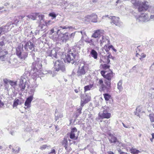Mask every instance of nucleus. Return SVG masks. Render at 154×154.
<instances>
[{
	"mask_svg": "<svg viewBox=\"0 0 154 154\" xmlns=\"http://www.w3.org/2000/svg\"><path fill=\"white\" fill-rule=\"evenodd\" d=\"M59 4L61 6H64V5H66V2L64 0H59L58 2Z\"/></svg>",
	"mask_w": 154,
	"mask_h": 154,
	"instance_id": "c756f323",
	"label": "nucleus"
},
{
	"mask_svg": "<svg viewBox=\"0 0 154 154\" xmlns=\"http://www.w3.org/2000/svg\"><path fill=\"white\" fill-rule=\"evenodd\" d=\"M73 3H69L67 6L66 5H65L66 8H67L69 9H70L71 8L72 6H73Z\"/></svg>",
	"mask_w": 154,
	"mask_h": 154,
	"instance_id": "8fccbe9b",
	"label": "nucleus"
},
{
	"mask_svg": "<svg viewBox=\"0 0 154 154\" xmlns=\"http://www.w3.org/2000/svg\"><path fill=\"white\" fill-rule=\"evenodd\" d=\"M102 67L104 69L106 70L109 68L110 66L104 64L102 65Z\"/></svg>",
	"mask_w": 154,
	"mask_h": 154,
	"instance_id": "79ce46f5",
	"label": "nucleus"
},
{
	"mask_svg": "<svg viewBox=\"0 0 154 154\" xmlns=\"http://www.w3.org/2000/svg\"><path fill=\"white\" fill-rule=\"evenodd\" d=\"M54 153H55V150L54 149H52L51 150L50 152L49 153L50 154Z\"/></svg>",
	"mask_w": 154,
	"mask_h": 154,
	"instance_id": "774afa93",
	"label": "nucleus"
},
{
	"mask_svg": "<svg viewBox=\"0 0 154 154\" xmlns=\"http://www.w3.org/2000/svg\"><path fill=\"white\" fill-rule=\"evenodd\" d=\"M104 36L102 37V39L100 40V44L101 46H102V45L104 44V43H107L106 44H107L108 45L109 44L110 40Z\"/></svg>",
	"mask_w": 154,
	"mask_h": 154,
	"instance_id": "412c9836",
	"label": "nucleus"
},
{
	"mask_svg": "<svg viewBox=\"0 0 154 154\" xmlns=\"http://www.w3.org/2000/svg\"><path fill=\"white\" fill-rule=\"evenodd\" d=\"M33 96H30L26 99V101L28 102L31 104V102L33 100Z\"/></svg>",
	"mask_w": 154,
	"mask_h": 154,
	"instance_id": "4c0bfd02",
	"label": "nucleus"
},
{
	"mask_svg": "<svg viewBox=\"0 0 154 154\" xmlns=\"http://www.w3.org/2000/svg\"><path fill=\"white\" fill-rule=\"evenodd\" d=\"M77 129L75 127L71 129V132L69 133V137L71 139L74 140H76L77 139L78 137H76L75 134V133L77 132Z\"/></svg>",
	"mask_w": 154,
	"mask_h": 154,
	"instance_id": "f3484780",
	"label": "nucleus"
},
{
	"mask_svg": "<svg viewBox=\"0 0 154 154\" xmlns=\"http://www.w3.org/2000/svg\"><path fill=\"white\" fill-rule=\"evenodd\" d=\"M104 98L106 101L108 100L111 97L110 96L107 94H104Z\"/></svg>",
	"mask_w": 154,
	"mask_h": 154,
	"instance_id": "58836bf2",
	"label": "nucleus"
},
{
	"mask_svg": "<svg viewBox=\"0 0 154 154\" xmlns=\"http://www.w3.org/2000/svg\"><path fill=\"white\" fill-rule=\"evenodd\" d=\"M122 80H121L118 82L117 84V88L120 91H122L123 89V88L122 86Z\"/></svg>",
	"mask_w": 154,
	"mask_h": 154,
	"instance_id": "a878e982",
	"label": "nucleus"
},
{
	"mask_svg": "<svg viewBox=\"0 0 154 154\" xmlns=\"http://www.w3.org/2000/svg\"><path fill=\"white\" fill-rule=\"evenodd\" d=\"M12 23L11 22L8 23L7 25L5 26H2L0 28L1 31H2V33L7 32L8 31L11 30V26L12 25Z\"/></svg>",
	"mask_w": 154,
	"mask_h": 154,
	"instance_id": "4468645a",
	"label": "nucleus"
},
{
	"mask_svg": "<svg viewBox=\"0 0 154 154\" xmlns=\"http://www.w3.org/2000/svg\"><path fill=\"white\" fill-rule=\"evenodd\" d=\"M111 17H109V19L111 20V23H112L116 26H119L120 25V21H119V18L118 17H116L114 16H110Z\"/></svg>",
	"mask_w": 154,
	"mask_h": 154,
	"instance_id": "ddd939ff",
	"label": "nucleus"
},
{
	"mask_svg": "<svg viewBox=\"0 0 154 154\" xmlns=\"http://www.w3.org/2000/svg\"><path fill=\"white\" fill-rule=\"evenodd\" d=\"M34 51L35 52V51H32L31 52L30 55H31V56L33 58V59H34L35 57V53L34 52Z\"/></svg>",
	"mask_w": 154,
	"mask_h": 154,
	"instance_id": "bf43d9fd",
	"label": "nucleus"
},
{
	"mask_svg": "<svg viewBox=\"0 0 154 154\" xmlns=\"http://www.w3.org/2000/svg\"><path fill=\"white\" fill-rule=\"evenodd\" d=\"M81 79V82H84L85 83L86 82H89L91 80V76L90 75H87V76H85L84 78H82Z\"/></svg>",
	"mask_w": 154,
	"mask_h": 154,
	"instance_id": "5701e85b",
	"label": "nucleus"
},
{
	"mask_svg": "<svg viewBox=\"0 0 154 154\" xmlns=\"http://www.w3.org/2000/svg\"><path fill=\"white\" fill-rule=\"evenodd\" d=\"M51 147V146L50 145H47L45 144L40 146V149L42 150L45 149L46 148L49 149Z\"/></svg>",
	"mask_w": 154,
	"mask_h": 154,
	"instance_id": "c85d7f7f",
	"label": "nucleus"
},
{
	"mask_svg": "<svg viewBox=\"0 0 154 154\" xmlns=\"http://www.w3.org/2000/svg\"><path fill=\"white\" fill-rule=\"evenodd\" d=\"M109 108L106 106L103 107V113L100 112L99 113V116L100 118L109 119L111 117V114L109 112Z\"/></svg>",
	"mask_w": 154,
	"mask_h": 154,
	"instance_id": "423d86ee",
	"label": "nucleus"
},
{
	"mask_svg": "<svg viewBox=\"0 0 154 154\" xmlns=\"http://www.w3.org/2000/svg\"><path fill=\"white\" fill-rule=\"evenodd\" d=\"M16 148H17L18 149L16 150L15 152L17 153H18L20 150V148L18 147H17Z\"/></svg>",
	"mask_w": 154,
	"mask_h": 154,
	"instance_id": "69168bd1",
	"label": "nucleus"
},
{
	"mask_svg": "<svg viewBox=\"0 0 154 154\" xmlns=\"http://www.w3.org/2000/svg\"><path fill=\"white\" fill-rule=\"evenodd\" d=\"M130 151V152L133 154H138L140 152L139 150L134 148H132Z\"/></svg>",
	"mask_w": 154,
	"mask_h": 154,
	"instance_id": "cd10ccee",
	"label": "nucleus"
},
{
	"mask_svg": "<svg viewBox=\"0 0 154 154\" xmlns=\"http://www.w3.org/2000/svg\"><path fill=\"white\" fill-rule=\"evenodd\" d=\"M20 83L19 84H25V83L26 82V80H21V79H20Z\"/></svg>",
	"mask_w": 154,
	"mask_h": 154,
	"instance_id": "680f3d73",
	"label": "nucleus"
},
{
	"mask_svg": "<svg viewBox=\"0 0 154 154\" xmlns=\"http://www.w3.org/2000/svg\"><path fill=\"white\" fill-rule=\"evenodd\" d=\"M146 54H141V57L140 58V60H141L142 58H144L146 57Z\"/></svg>",
	"mask_w": 154,
	"mask_h": 154,
	"instance_id": "338daca9",
	"label": "nucleus"
},
{
	"mask_svg": "<svg viewBox=\"0 0 154 154\" xmlns=\"http://www.w3.org/2000/svg\"><path fill=\"white\" fill-rule=\"evenodd\" d=\"M14 20V23H12L11 22V23H12V25L15 24L17 26V24L19 21V20L18 19L17 17H15Z\"/></svg>",
	"mask_w": 154,
	"mask_h": 154,
	"instance_id": "37998d69",
	"label": "nucleus"
},
{
	"mask_svg": "<svg viewBox=\"0 0 154 154\" xmlns=\"http://www.w3.org/2000/svg\"><path fill=\"white\" fill-rule=\"evenodd\" d=\"M104 48L105 49V51L107 52L111 48L112 49L113 48V46L112 45H109L108 46V45H106V44H105V45L104 46Z\"/></svg>",
	"mask_w": 154,
	"mask_h": 154,
	"instance_id": "f704fd0d",
	"label": "nucleus"
},
{
	"mask_svg": "<svg viewBox=\"0 0 154 154\" xmlns=\"http://www.w3.org/2000/svg\"><path fill=\"white\" fill-rule=\"evenodd\" d=\"M109 141L111 143H114L116 144L119 143L120 145H121V143H119V141L117 140L116 137L114 136L113 135H110L109 138Z\"/></svg>",
	"mask_w": 154,
	"mask_h": 154,
	"instance_id": "a211bd4d",
	"label": "nucleus"
},
{
	"mask_svg": "<svg viewBox=\"0 0 154 154\" xmlns=\"http://www.w3.org/2000/svg\"><path fill=\"white\" fill-rule=\"evenodd\" d=\"M91 97L89 95L86 94L82 95L81 97V106L83 107L85 104L90 100Z\"/></svg>",
	"mask_w": 154,
	"mask_h": 154,
	"instance_id": "6e6552de",
	"label": "nucleus"
},
{
	"mask_svg": "<svg viewBox=\"0 0 154 154\" xmlns=\"http://www.w3.org/2000/svg\"><path fill=\"white\" fill-rule=\"evenodd\" d=\"M104 82L105 84V88H104L103 90H109L110 89L111 87V81L105 79L104 81Z\"/></svg>",
	"mask_w": 154,
	"mask_h": 154,
	"instance_id": "aec40b11",
	"label": "nucleus"
},
{
	"mask_svg": "<svg viewBox=\"0 0 154 154\" xmlns=\"http://www.w3.org/2000/svg\"><path fill=\"white\" fill-rule=\"evenodd\" d=\"M91 56L94 58V59H97V53L94 49H92L90 52Z\"/></svg>",
	"mask_w": 154,
	"mask_h": 154,
	"instance_id": "b1692460",
	"label": "nucleus"
},
{
	"mask_svg": "<svg viewBox=\"0 0 154 154\" xmlns=\"http://www.w3.org/2000/svg\"><path fill=\"white\" fill-rule=\"evenodd\" d=\"M4 41H2L0 42V46H2L5 45Z\"/></svg>",
	"mask_w": 154,
	"mask_h": 154,
	"instance_id": "0e129e2a",
	"label": "nucleus"
},
{
	"mask_svg": "<svg viewBox=\"0 0 154 154\" xmlns=\"http://www.w3.org/2000/svg\"><path fill=\"white\" fill-rule=\"evenodd\" d=\"M35 91V89L34 88H32L30 90V94L31 95V96H33V95L34 94Z\"/></svg>",
	"mask_w": 154,
	"mask_h": 154,
	"instance_id": "603ef678",
	"label": "nucleus"
},
{
	"mask_svg": "<svg viewBox=\"0 0 154 154\" xmlns=\"http://www.w3.org/2000/svg\"><path fill=\"white\" fill-rule=\"evenodd\" d=\"M24 105L26 106L27 107L26 108L25 107V109L26 108H29L31 107V104L26 101Z\"/></svg>",
	"mask_w": 154,
	"mask_h": 154,
	"instance_id": "09e8293b",
	"label": "nucleus"
},
{
	"mask_svg": "<svg viewBox=\"0 0 154 154\" xmlns=\"http://www.w3.org/2000/svg\"><path fill=\"white\" fill-rule=\"evenodd\" d=\"M55 60V61H53L54 69L57 71L61 70L62 72H64L65 71V68L63 62L59 60Z\"/></svg>",
	"mask_w": 154,
	"mask_h": 154,
	"instance_id": "7ed1b4c3",
	"label": "nucleus"
},
{
	"mask_svg": "<svg viewBox=\"0 0 154 154\" xmlns=\"http://www.w3.org/2000/svg\"><path fill=\"white\" fill-rule=\"evenodd\" d=\"M93 86V84H89L88 85L85 86L84 87L85 92L90 90V89L92 88Z\"/></svg>",
	"mask_w": 154,
	"mask_h": 154,
	"instance_id": "bb28decb",
	"label": "nucleus"
},
{
	"mask_svg": "<svg viewBox=\"0 0 154 154\" xmlns=\"http://www.w3.org/2000/svg\"><path fill=\"white\" fill-rule=\"evenodd\" d=\"M37 17H39V19L40 20H43V18L44 17V15L42 14H39L38 13V15Z\"/></svg>",
	"mask_w": 154,
	"mask_h": 154,
	"instance_id": "864d4df0",
	"label": "nucleus"
},
{
	"mask_svg": "<svg viewBox=\"0 0 154 154\" xmlns=\"http://www.w3.org/2000/svg\"><path fill=\"white\" fill-rule=\"evenodd\" d=\"M150 121L152 122H154V114H149V116Z\"/></svg>",
	"mask_w": 154,
	"mask_h": 154,
	"instance_id": "a19ab883",
	"label": "nucleus"
},
{
	"mask_svg": "<svg viewBox=\"0 0 154 154\" xmlns=\"http://www.w3.org/2000/svg\"><path fill=\"white\" fill-rule=\"evenodd\" d=\"M60 28H61L62 29H60L58 30L57 32H58L59 31H60V32H62L61 31L62 30H63V29H70L71 28H72V27L71 26L69 27L67 26H61L60 27Z\"/></svg>",
	"mask_w": 154,
	"mask_h": 154,
	"instance_id": "473e14b6",
	"label": "nucleus"
},
{
	"mask_svg": "<svg viewBox=\"0 0 154 154\" xmlns=\"http://www.w3.org/2000/svg\"><path fill=\"white\" fill-rule=\"evenodd\" d=\"M38 15V13H32L30 15H27V17L33 20H35V18L37 17Z\"/></svg>",
	"mask_w": 154,
	"mask_h": 154,
	"instance_id": "393cba45",
	"label": "nucleus"
},
{
	"mask_svg": "<svg viewBox=\"0 0 154 154\" xmlns=\"http://www.w3.org/2000/svg\"><path fill=\"white\" fill-rule=\"evenodd\" d=\"M106 71H101L100 73L102 76L104 78L105 76L106 75Z\"/></svg>",
	"mask_w": 154,
	"mask_h": 154,
	"instance_id": "4d7b16f0",
	"label": "nucleus"
},
{
	"mask_svg": "<svg viewBox=\"0 0 154 154\" xmlns=\"http://www.w3.org/2000/svg\"><path fill=\"white\" fill-rule=\"evenodd\" d=\"M137 21L141 22H145L148 20V16L146 14H141L139 16L137 19Z\"/></svg>",
	"mask_w": 154,
	"mask_h": 154,
	"instance_id": "f8f14e48",
	"label": "nucleus"
},
{
	"mask_svg": "<svg viewBox=\"0 0 154 154\" xmlns=\"http://www.w3.org/2000/svg\"><path fill=\"white\" fill-rule=\"evenodd\" d=\"M17 81L14 82L13 81H11L10 82V84L14 88L17 85Z\"/></svg>",
	"mask_w": 154,
	"mask_h": 154,
	"instance_id": "c03bdc74",
	"label": "nucleus"
},
{
	"mask_svg": "<svg viewBox=\"0 0 154 154\" xmlns=\"http://www.w3.org/2000/svg\"><path fill=\"white\" fill-rule=\"evenodd\" d=\"M88 67L87 65H84L81 67H79L76 72V76L79 78H83L87 72Z\"/></svg>",
	"mask_w": 154,
	"mask_h": 154,
	"instance_id": "20e7f679",
	"label": "nucleus"
},
{
	"mask_svg": "<svg viewBox=\"0 0 154 154\" xmlns=\"http://www.w3.org/2000/svg\"><path fill=\"white\" fill-rule=\"evenodd\" d=\"M114 75L115 74L113 73L112 71H110V72L106 74V75L105 76L104 78L105 79L111 81Z\"/></svg>",
	"mask_w": 154,
	"mask_h": 154,
	"instance_id": "6ab92c4d",
	"label": "nucleus"
},
{
	"mask_svg": "<svg viewBox=\"0 0 154 154\" xmlns=\"http://www.w3.org/2000/svg\"><path fill=\"white\" fill-rule=\"evenodd\" d=\"M50 16L52 17L53 18H55L56 17V14L54 13H51L49 14Z\"/></svg>",
	"mask_w": 154,
	"mask_h": 154,
	"instance_id": "6e6d98bb",
	"label": "nucleus"
},
{
	"mask_svg": "<svg viewBox=\"0 0 154 154\" xmlns=\"http://www.w3.org/2000/svg\"><path fill=\"white\" fill-rule=\"evenodd\" d=\"M82 35V38H83L84 37L86 36V33L84 32L80 31V32Z\"/></svg>",
	"mask_w": 154,
	"mask_h": 154,
	"instance_id": "052dcab7",
	"label": "nucleus"
},
{
	"mask_svg": "<svg viewBox=\"0 0 154 154\" xmlns=\"http://www.w3.org/2000/svg\"><path fill=\"white\" fill-rule=\"evenodd\" d=\"M55 119L57 121L58 119L59 118H61L62 117V115H59V116H58V113L57 112H55Z\"/></svg>",
	"mask_w": 154,
	"mask_h": 154,
	"instance_id": "49530a36",
	"label": "nucleus"
},
{
	"mask_svg": "<svg viewBox=\"0 0 154 154\" xmlns=\"http://www.w3.org/2000/svg\"><path fill=\"white\" fill-rule=\"evenodd\" d=\"M76 46L71 49L68 52V54L64 58V61L65 63H71L72 64L77 63L76 58L78 57V51L75 50Z\"/></svg>",
	"mask_w": 154,
	"mask_h": 154,
	"instance_id": "f257e3e1",
	"label": "nucleus"
},
{
	"mask_svg": "<svg viewBox=\"0 0 154 154\" xmlns=\"http://www.w3.org/2000/svg\"><path fill=\"white\" fill-rule=\"evenodd\" d=\"M42 67V65L40 61V59L36 58L35 61L32 63V68L35 72L38 71Z\"/></svg>",
	"mask_w": 154,
	"mask_h": 154,
	"instance_id": "0eeeda50",
	"label": "nucleus"
},
{
	"mask_svg": "<svg viewBox=\"0 0 154 154\" xmlns=\"http://www.w3.org/2000/svg\"><path fill=\"white\" fill-rule=\"evenodd\" d=\"M23 45L18 46L16 48V54L18 57L21 59L25 60L28 56V53L25 52L23 48Z\"/></svg>",
	"mask_w": 154,
	"mask_h": 154,
	"instance_id": "f03ea898",
	"label": "nucleus"
},
{
	"mask_svg": "<svg viewBox=\"0 0 154 154\" xmlns=\"http://www.w3.org/2000/svg\"><path fill=\"white\" fill-rule=\"evenodd\" d=\"M4 83L6 85H8V83L10 84V82L11 80L7 79H4L3 80Z\"/></svg>",
	"mask_w": 154,
	"mask_h": 154,
	"instance_id": "3c124183",
	"label": "nucleus"
},
{
	"mask_svg": "<svg viewBox=\"0 0 154 154\" xmlns=\"http://www.w3.org/2000/svg\"><path fill=\"white\" fill-rule=\"evenodd\" d=\"M98 83H99V84L100 85L102 90H103V89H104V88H105V84H103V80L101 79H99Z\"/></svg>",
	"mask_w": 154,
	"mask_h": 154,
	"instance_id": "2f4dec72",
	"label": "nucleus"
},
{
	"mask_svg": "<svg viewBox=\"0 0 154 154\" xmlns=\"http://www.w3.org/2000/svg\"><path fill=\"white\" fill-rule=\"evenodd\" d=\"M96 42V41H95L93 39H91L89 42V43H90V45L94 46V43L95 42Z\"/></svg>",
	"mask_w": 154,
	"mask_h": 154,
	"instance_id": "de8ad7c7",
	"label": "nucleus"
},
{
	"mask_svg": "<svg viewBox=\"0 0 154 154\" xmlns=\"http://www.w3.org/2000/svg\"><path fill=\"white\" fill-rule=\"evenodd\" d=\"M70 37L69 33L67 32H66L63 34L61 39L62 40L63 42H66L67 40L70 39Z\"/></svg>",
	"mask_w": 154,
	"mask_h": 154,
	"instance_id": "4be33fe9",
	"label": "nucleus"
},
{
	"mask_svg": "<svg viewBox=\"0 0 154 154\" xmlns=\"http://www.w3.org/2000/svg\"><path fill=\"white\" fill-rule=\"evenodd\" d=\"M104 31L101 29H98L95 30L94 33L93 34L91 37L95 38H98L101 36V34L103 33Z\"/></svg>",
	"mask_w": 154,
	"mask_h": 154,
	"instance_id": "2eb2a0df",
	"label": "nucleus"
},
{
	"mask_svg": "<svg viewBox=\"0 0 154 154\" xmlns=\"http://www.w3.org/2000/svg\"><path fill=\"white\" fill-rule=\"evenodd\" d=\"M82 109V107H80L76 111V118L78 117L79 115L82 113L81 111Z\"/></svg>",
	"mask_w": 154,
	"mask_h": 154,
	"instance_id": "7c9ffc66",
	"label": "nucleus"
},
{
	"mask_svg": "<svg viewBox=\"0 0 154 154\" xmlns=\"http://www.w3.org/2000/svg\"><path fill=\"white\" fill-rule=\"evenodd\" d=\"M131 2L135 6H136L138 5V3L136 2V0H131Z\"/></svg>",
	"mask_w": 154,
	"mask_h": 154,
	"instance_id": "5fc2aeb1",
	"label": "nucleus"
},
{
	"mask_svg": "<svg viewBox=\"0 0 154 154\" xmlns=\"http://www.w3.org/2000/svg\"><path fill=\"white\" fill-rule=\"evenodd\" d=\"M4 104L0 99V108L2 107L4 105Z\"/></svg>",
	"mask_w": 154,
	"mask_h": 154,
	"instance_id": "e2e57ef3",
	"label": "nucleus"
},
{
	"mask_svg": "<svg viewBox=\"0 0 154 154\" xmlns=\"http://www.w3.org/2000/svg\"><path fill=\"white\" fill-rule=\"evenodd\" d=\"M136 112H135V114L137 116H139V113L140 112L141 110V109L140 108V107H138L136 109Z\"/></svg>",
	"mask_w": 154,
	"mask_h": 154,
	"instance_id": "ea45409f",
	"label": "nucleus"
},
{
	"mask_svg": "<svg viewBox=\"0 0 154 154\" xmlns=\"http://www.w3.org/2000/svg\"><path fill=\"white\" fill-rule=\"evenodd\" d=\"M76 32H74L72 33L71 34L69 35L70 38L71 39V38H73L75 35V33Z\"/></svg>",
	"mask_w": 154,
	"mask_h": 154,
	"instance_id": "13d9d810",
	"label": "nucleus"
},
{
	"mask_svg": "<svg viewBox=\"0 0 154 154\" xmlns=\"http://www.w3.org/2000/svg\"><path fill=\"white\" fill-rule=\"evenodd\" d=\"M20 100L17 99V100H15L14 102L13 106L14 107H16L19 103L20 102Z\"/></svg>",
	"mask_w": 154,
	"mask_h": 154,
	"instance_id": "72a5a7b5",
	"label": "nucleus"
},
{
	"mask_svg": "<svg viewBox=\"0 0 154 154\" xmlns=\"http://www.w3.org/2000/svg\"><path fill=\"white\" fill-rule=\"evenodd\" d=\"M25 83L23 84H19V86L20 88V90L22 91H23L25 89L26 87Z\"/></svg>",
	"mask_w": 154,
	"mask_h": 154,
	"instance_id": "e433bc0d",
	"label": "nucleus"
},
{
	"mask_svg": "<svg viewBox=\"0 0 154 154\" xmlns=\"http://www.w3.org/2000/svg\"><path fill=\"white\" fill-rule=\"evenodd\" d=\"M8 54V51H5L0 53V60L5 61L8 59V57L7 56Z\"/></svg>",
	"mask_w": 154,
	"mask_h": 154,
	"instance_id": "dca6fc26",
	"label": "nucleus"
},
{
	"mask_svg": "<svg viewBox=\"0 0 154 154\" xmlns=\"http://www.w3.org/2000/svg\"><path fill=\"white\" fill-rule=\"evenodd\" d=\"M97 15L94 14H92L91 15H87L85 17V20L87 22L90 21L91 20L93 22H97Z\"/></svg>",
	"mask_w": 154,
	"mask_h": 154,
	"instance_id": "9d476101",
	"label": "nucleus"
},
{
	"mask_svg": "<svg viewBox=\"0 0 154 154\" xmlns=\"http://www.w3.org/2000/svg\"><path fill=\"white\" fill-rule=\"evenodd\" d=\"M24 48L26 51H28L29 49L30 50H31L32 51H34L35 45L32 42L30 41H24Z\"/></svg>",
	"mask_w": 154,
	"mask_h": 154,
	"instance_id": "1a4fd4ad",
	"label": "nucleus"
},
{
	"mask_svg": "<svg viewBox=\"0 0 154 154\" xmlns=\"http://www.w3.org/2000/svg\"><path fill=\"white\" fill-rule=\"evenodd\" d=\"M151 7L149 3L147 1L140 2L138 5V11L139 12H143L147 10Z\"/></svg>",
	"mask_w": 154,
	"mask_h": 154,
	"instance_id": "39448f33",
	"label": "nucleus"
},
{
	"mask_svg": "<svg viewBox=\"0 0 154 154\" xmlns=\"http://www.w3.org/2000/svg\"><path fill=\"white\" fill-rule=\"evenodd\" d=\"M48 23H47L46 24V25H45L44 24H42V25H41V24L40 25V26L41 27V31H45V29L47 27V26H48Z\"/></svg>",
	"mask_w": 154,
	"mask_h": 154,
	"instance_id": "c9c22d12",
	"label": "nucleus"
},
{
	"mask_svg": "<svg viewBox=\"0 0 154 154\" xmlns=\"http://www.w3.org/2000/svg\"><path fill=\"white\" fill-rule=\"evenodd\" d=\"M109 58H111V57H110V54L107 57H105V58L106 59V61H105V62L107 64L109 63L110 62V60L109 59Z\"/></svg>",
	"mask_w": 154,
	"mask_h": 154,
	"instance_id": "a18cd8bd",
	"label": "nucleus"
},
{
	"mask_svg": "<svg viewBox=\"0 0 154 154\" xmlns=\"http://www.w3.org/2000/svg\"><path fill=\"white\" fill-rule=\"evenodd\" d=\"M47 56L51 57L54 60L57 59V52L55 49L48 50L46 52Z\"/></svg>",
	"mask_w": 154,
	"mask_h": 154,
	"instance_id": "9b49d317",
	"label": "nucleus"
}]
</instances>
